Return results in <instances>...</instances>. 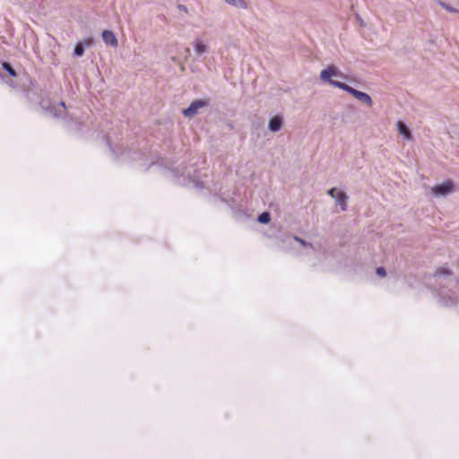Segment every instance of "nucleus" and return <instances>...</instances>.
Returning <instances> with one entry per match:
<instances>
[{
  "label": "nucleus",
  "instance_id": "1",
  "mask_svg": "<svg viewBox=\"0 0 459 459\" xmlns=\"http://www.w3.org/2000/svg\"><path fill=\"white\" fill-rule=\"evenodd\" d=\"M338 74H339L338 69L335 66L332 65V66H328L326 69L321 71L320 77L323 81L328 82L330 84H332L337 88H340L342 90H344L345 91L351 93L353 97H355L359 101L367 104L368 107L372 106V100L368 94L359 91L358 90H355L352 87H351L343 82L333 81L331 79V77L333 75H338Z\"/></svg>",
  "mask_w": 459,
  "mask_h": 459
},
{
  "label": "nucleus",
  "instance_id": "2",
  "mask_svg": "<svg viewBox=\"0 0 459 459\" xmlns=\"http://www.w3.org/2000/svg\"><path fill=\"white\" fill-rule=\"evenodd\" d=\"M454 190V184L451 180H446L440 185L432 187L431 191L435 195L441 196L452 193Z\"/></svg>",
  "mask_w": 459,
  "mask_h": 459
},
{
  "label": "nucleus",
  "instance_id": "3",
  "mask_svg": "<svg viewBox=\"0 0 459 459\" xmlns=\"http://www.w3.org/2000/svg\"><path fill=\"white\" fill-rule=\"evenodd\" d=\"M328 195L336 200V202L341 205L342 211L346 210V203L348 196L342 191L337 190V188L333 187L328 190Z\"/></svg>",
  "mask_w": 459,
  "mask_h": 459
},
{
  "label": "nucleus",
  "instance_id": "4",
  "mask_svg": "<svg viewBox=\"0 0 459 459\" xmlns=\"http://www.w3.org/2000/svg\"><path fill=\"white\" fill-rule=\"evenodd\" d=\"M207 105V102L204 100H195L193 101L190 106L183 110V114L186 117H193L198 112V109L204 108Z\"/></svg>",
  "mask_w": 459,
  "mask_h": 459
},
{
  "label": "nucleus",
  "instance_id": "5",
  "mask_svg": "<svg viewBox=\"0 0 459 459\" xmlns=\"http://www.w3.org/2000/svg\"><path fill=\"white\" fill-rule=\"evenodd\" d=\"M102 39L107 45H109L113 48H117L118 46L117 39L111 30H104L102 32Z\"/></svg>",
  "mask_w": 459,
  "mask_h": 459
},
{
  "label": "nucleus",
  "instance_id": "6",
  "mask_svg": "<svg viewBox=\"0 0 459 459\" xmlns=\"http://www.w3.org/2000/svg\"><path fill=\"white\" fill-rule=\"evenodd\" d=\"M397 128H398L399 133L401 134H403V137L406 140H411L412 139V135L411 134V131L408 129V127L402 121H398L397 122Z\"/></svg>",
  "mask_w": 459,
  "mask_h": 459
},
{
  "label": "nucleus",
  "instance_id": "7",
  "mask_svg": "<svg viewBox=\"0 0 459 459\" xmlns=\"http://www.w3.org/2000/svg\"><path fill=\"white\" fill-rule=\"evenodd\" d=\"M281 126V118L280 117H273L269 122V129L273 132L280 130Z\"/></svg>",
  "mask_w": 459,
  "mask_h": 459
},
{
  "label": "nucleus",
  "instance_id": "8",
  "mask_svg": "<svg viewBox=\"0 0 459 459\" xmlns=\"http://www.w3.org/2000/svg\"><path fill=\"white\" fill-rule=\"evenodd\" d=\"M195 50L197 55H202L204 52H206L207 47L205 44H204L201 40L196 39L194 42Z\"/></svg>",
  "mask_w": 459,
  "mask_h": 459
},
{
  "label": "nucleus",
  "instance_id": "9",
  "mask_svg": "<svg viewBox=\"0 0 459 459\" xmlns=\"http://www.w3.org/2000/svg\"><path fill=\"white\" fill-rule=\"evenodd\" d=\"M228 4L239 7V8H247V3L245 0H225Z\"/></svg>",
  "mask_w": 459,
  "mask_h": 459
},
{
  "label": "nucleus",
  "instance_id": "10",
  "mask_svg": "<svg viewBox=\"0 0 459 459\" xmlns=\"http://www.w3.org/2000/svg\"><path fill=\"white\" fill-rule=\"evenodd\" d=\"M270 220H271V216H270L269 212H262L258 217V221L261 223H264V224L268 223L270 221Z\"/></svg>",
  "mask_w": 459,
  "mask_h": 459
},
{
  "label": "nucleus",
  "instance_id": "11",
  "mask_svg": "<svg viewBox=\"0 0 459 459\" xmlns=\"http://www.w3.org/2000/svg\"><path fill=\"white\" fill-rule=\"evenodd\" d=\"M434 274L435 276L449 275L451 274V271L446 267H438Z\"/></svg>",
  "mask_w": 459,
  "mask_h": 459
},
{
  "label": "nucleus",
  "instance_id": "12",
  "mask_svg": "<svg viewBox=\"0 0 459 459\" xmlns=\"http://www.w3.org/2000/svg\"><path fill=\"white\" fill-rule=\"evenodd\" d=\"M84 53V48L82 47V43H77L75 48H74V55L75 56H82Z\"/></svg>",
  "mask_w": 459,
  "mask_h": 459
},
{
  "label": "nucleus",
  "instance_id": "13",
  "mask_svg": "<svg viewBox=\"0 0 459 459\" xmlns=\"http://www.w3.org/2000/svg\"><path fill=\"white\" fill-rule=\"evenodd\" d=\"M3 66L12 76L16 75L14 69L10 65V64L4 63Z\"/></svg>",
  "mask_w": 459,
  "mask_h": 459
},
{
  "label": "nucleus",
  "instance_id": "14",
  "mask_svg": "<svg viewBox=\"0 0 459 459\" xmlns=\"http://www.w3.org/2000/svg\"><path fill=\"white\" fill-rule=\"evenodd\" d=\"M376 273L380 277H385L386 275V272L383 267H377Z\"/></svg>",
  "mask_w": 459,
  "mask_h": 459
},
{
  "label": "nucleus",
  "instance_id": "15",
  "mask_svg": "<svg viewBox=\"0 0 459 459\" xmlns=\"http://www.w3.org/2000/svg\"><path fill=\"white\" fill-rule=\"evenodd\" d=\"M178 10H179V11H181V12H183V13H187V7H186V6H185V5H183V4H179V5L178 6Z\"/></svg>",
  "mask_w": 459,
  "mask_h": 459
},
{
  "label": "nucleus",
  "instance_id": "16",
  "mask_svg": "<svg viewBox=\"0 0 459 459\" xmlns=\"http://www.w3.org/2000/svg\"><path fill=\"white\" fill-rule=\"evenodd\" d=\"M83 43L87 46H91V43H92V39H86L83 40Z\"/></svg>",
  "mask_w": 459,
  "mask_h": 459
},
{
  "label": "nucleus",
  "instance_id": "17",
  "mask_svg": "<svg viewBox=\"0 0 459 459\" xmlns=\"http://www.w3.org/2000/svg\"><path fill=\"white\" fill-rule=\"evenodd\" d=\"M295 239H296L297 241H299L300 244H302L303 246H305V245H306L305 241H304V240H302L301 238H299L296 237V238H295Z\"/></svg>",
  "mask_w": 459,
  "mask_h": 459
},
{
  "label": "nucleus",
  "instance_id": "18",
  "mask_svg": "<svg viewBox=\"0 0 459 459\" xmlns=\"http://www.w3.org/2000/svg\"><path fill=\"white\" fill-rule=\"evenodd\" d=\"M443 6H444L446 10H448V11H450V12H454V9H453V8L448 7V6L445 5V4H443Z\"/></svg>",
  "mask_w": 459,
  "mask_h": 459
},
{
  "label": "nucleus",
  "instance_id": "19",
  "mask_svg": "<svg viewBox=\"0 0 459 459\" xmlns=\"http://www.w3.org/2000/svg\"><path fill=\"white\" fill-rule=\"evenodd\" d=\"M60 106L63 108V109H65V103L64 101L60 102Z\"/></svg>",
  "mask_w": 459,
  "mask_h": 459
}]
</instances>
